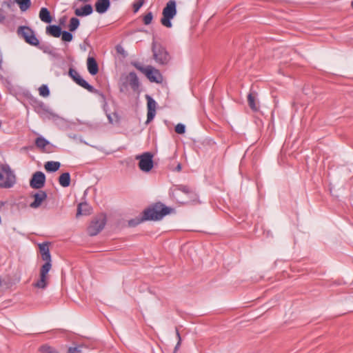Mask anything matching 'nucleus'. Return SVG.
<instances>
[{
  "label": "nucleus",
  "instance_id": "1",
  "mask_svg": "<svg viewBox=\"0 0 353 353\" xmlns=\"http://www.w3.org/2000/svg\"><path fill=\"white\" fill-rule=\"evenodd\" d=\"M171 209L161 203H157L152 208H148L143 211V216L141 219H131L128 221V225L134 227L143 221L161 220L164 216L168 214Z\"/></svg>",
  "mask_w": 353,
  "mask_h": 353
},
{
  "label": "nucleus",
  "instance_id": "2",
  "mask_svg": "<svg viewBox=\"0 0 353 353\" xmlns=\"http://www.w3.org/2000/svg\"><path fill=\"white\" fill-rule=\"evenodd\" d=\"M15 183V176L8 164L0 163V188H10Z\"/></svg>",
  "mask_w": 353,
  "mask_h": 353
},
{
  "label": "nucleus",
  "instance_id": "3",
  "mask_svg": "<svg viewBox=\"0 0 353 353\" xmlns=\"http://www.w3.org/2000/svg\"><path fill=\"white\" fill-rule=\"evenodd\" d=\"M176 13L177 10L176 1L169 0L163 9V17L161 19V24L167 28H171L172 26L171 20L176 16Z\"/></svg>",
  "mask_w": 353,
  "mask_h": 353
},
{
  "label": "nucleus",
  "instance_id": "4",
  "mask_svg": "<svg viewBox=\"0 0 353 353\" xmlns=\"http://www.w3.org/2000/svg\"><path fill=\"white\" fill-rule=\"evenodd\" d=\"M132 65L135 67L138 70L144 74L146 77L151 82L161 83L163 81V77L159 70L154 68L152 65H148L143 67L139 62H133Z\"/></svg>",
  "mask_w": 353,
  "mask_h": 353
},
{
  "label": "nucleus",
  "instance_id": "5",
  "mask_svg": "<svg viewBox=\"0 0 353 353\" xmlns=\"http://www.w3.org/2000/svg\"><path fill=\"white\" fill-rule=\"evenodd\" d=\"M69 75L77 85L83 88L91 93L99 94L102 99L103 101L105 102V97L104 94L99 90L95 89L92 85H90L85 79L81 77L77 70L72 68H70Z\"/></svg>",
  "mask_w": 353,
  "mask_h": 353
},
{
  "label": "nucleus",
  "instance_id": "6",
  "mask_svg": "<svg viewBox=\"0 0 353 353\" xmlns=\"http://www.w3.org/2000/svg\"><path fill=\"white\" fill-rule=\"evenodd\" d=\"M152 51L153 53V58L158 64L164 65L169 63L170 56L165 48L153 41Z\"/></svg>",
  "mask_w": 353,
  "mask_h": 353
},
{
  "label": "nucleus",
  "instance_id": "7",
  "mask_svg": "<svg viewBox=\"0 0 353 353\" xmlns=\"http://www.w3.org/2000/svg\"><path fill=\"white\" fill-rule=\"evenodd\" d=\"M17 34L29 45L39 46V40L36 37L34 30L30 27L26 26H19L17 29Z\"/></svg>",
  "mask_w": 353,
  "mask_h": 353
},
{
  "label": "nucleus",
  "instance_id": "8",
  "mask_svg": "<svg viewBox=\"0 0 353 353\" xmlns=\"http://www.w3.org/2000/svg\"><path fill=\"white\" fill-rule=\"evenodd\" d=\"M153 154L150 152H144L142 154L137 155L136 157V159H139V169L144 172H150L154 165L153 163Z\"/></svg>",
  "mask_w": 353,
  "mask_h": 353
},
{
  "label": "nucleus",
  "instance_id": "9",
  "mask_svg": "<svg viewBox=\"0 0 353 353\" xmlns=\"http://www.w3.org/2000/svg\"><path fill=\"white\" fill-rule=\"evenodd\" d=\"M105 218L104 216L94 219L88 228V234L91 236L98 234L105 227Z\"/></svg>",
  "mask_w": 353,
  "mask_h": 353
},
{
  "label": "nucleus",
  "instance_id": "10",
  "mask_svg": "<svg viewBox=\"0 0 353 353\" xmlns=\"http://www.w3.org/2000/svg\"><path fill=\"white\" fill-rule=\"evenodd\" d=\"M50 270L49 265H42L39 273V279L33 284L34 287L39 289H45L48 285V272Z\"/></svg>",
  "mask_w": 353,
  "mask_h": 353
},
{
  "label": "nucleus",
  "instance_id": "11",
  "mask_svg": "<svg viewBox=\"0 0 353 353\" xmlns=\"http://www.w3.org/2000/svg\"><path fill=\"white\" fill-rule=\"evenodd\" d=\"M46 175L41 171H37L32 174L30 181V185L34 189H41L45 185Z\"/></svg>",
  "mask_w": 353,
  "mask_h": 353
},
{
  "label": "nucleus",
  "instance_id": "12",
  "mask_svg": "<svg viewBox=\"0 0 353 353\" xmlns=\"http://www.w3.org/2000/svg\"><path fill=\"white\" fill-rule=\"evenodd\" d=\"M145 99H147L148 109L147 120L145 121V124H148L153 120L155 117L157 103L154 99L148 94L145 95Z\"/></svg>",
  "mask_w": 353,
  "mask_h": 353
},
{
  "label": "nucleus",
  "instance_id": "13",
  "mask_svg": "<svg viewBox=\"0 0 353 353\" xmlns=\"http://www.w3.org/2000/svg\"><path fill=\"white\" fill-rule=\"evenodd\" d=\"M33 197L34 200L30 204V207L36 209L39 208L41 203L47 199V194L45 191L40 190L39 192L34 194Z\"/></svg>",
  "mask_w": 353,
  "mask_h": 353
},
{
  "label": "nucleus",
  "instance_id": "14",
  "mask_svg": "<svg viewBox=\"0 0 353 353\" xmlns=\"http://www.w3.org/2000/svg\"><path fill=\"white\" fill-rule=\"evenodd\" d=\"M110 6V0H97L95 3V10L99 14L105 13Z\"/></svg>",
  "mask_w": 353,
  "mask_h": 353
},
{
  "label": "nucleus",
  "instance_id": "15",
  "mask_svg": "<svg viewBox=\"0 0 353 353\" xmlns=\"http://www.w3.org/2000/svg\"><path fill=\"white\" fill-rule=\"evenodd\" d=\"M87 68L91 75H95L99 72V66L96 59L92 57H88L87 59Z\"/></svg>",
  "mask_w": 353,
  "mask_h": 353
},
{
  "label": "nucleus",
  "instance_id": "16",
  "mask_svg": "<svg viewBox=\"0 0 353 353\" xmlns=\"http://www.w3.org/2000/svg\"><path fill=\"white\" fill-rule=\"evenodd\" d=\"M93 12L92 5L86 4L81 8H77L74 10V14L78 17H84L91 14Z\"/></svg>",
  "mask_w": 353,
  "mask_h": 353
},
{
  "label": "nucleus",
  "instance_id": "17",
  "mask_svg": "<svg viewBox=\"0 0 353 353\" xmlns=\"http://www.w3.org/2000/svg\"><path fill=\"white\" fill-rule=\"evenodd\" d=\"M130 86L133 90H137L139 87V79L134 72H130L127 77Z\"/></svg>",
  "mask_w": 353,
  "mask_h": 353
},
{
  "label": "nucleus",
  "instance_id": "18",
  "mask_svg": "<svg viewBox=\"0 0 353 353\" xmlns=\"http://www.w3.org/2000/svg\"><path fill=\"white\" fill-rule=\"evenodd\" d=\"M43 53L52 56L54 59L60 58V54L55 52L54 49L50 45L42 44L37 46Z\"/></svg>",
  "mask_w": 353,
  "mask_h": 353
},
{
  "label": "nucleus",
  "instance_id": "19",
  "mask_svg": "<svg viewBox=\"0 0 353 353\" xmlns=\"http://www.w3.org/2000/svg\"><path fill=\"white\" fill-rule=\"evenodd\" d=\"M62 33L61 28L57 25H50L46 27V34L54 37H59Z\"/></svg>",
  "mask_w": 353,
  "mask_h": 353
},
{
  "label": "nucleus",
  "instance_id": "20",
  "mask_svg": "<svg viewBox=\"0 0 353 353\" xmlns=\"http://www.w3.org/2000/svg\"><path fill=\"white\" fill-rule=\"evenodd\" d=\"M248 102L249 107L254 111L257 112L259 110V102L256 99V94L250 92L248 95Z\"/></svg>",
  "mask_w": 353,
  "mask_h": 353
},
{
  "label": "nucleus",
  "instance_id": "21",
  "mask_svg": "<svg viewBox=\"0 0 353 353\" xmlns=\"http://www.w3.org/2000/svg\"><path fill=\"white\" fill-rule=\"evenodd\" d=\"M43 112H41V117L43 119L57 120L59 117L57 114L53 112L51 110L46 108L43 104L41 105Z\"/></svg>",
  "mask_w": 353,
  "mask_h": 353
},
{
  "label": "nucleus",
  "instance_id": "22",
  "mask_svg": "<svg viewBox=\"0 0 353 353\" xmlns=\"http://www.w3.org/2000/svg\"><path fill=\"white\" fill-rule=\"evenodd\" d=\"M61 166V163L58 161H47L45 165L44 168L45 169L50 172H54L57 171Z\"/></svg>",
  "mask_w": 353,
  "mask_h": 353
},
{
  "label": "nucleus",
  "instance_id": "23",
  "mask_svg": "<svg viewBox=\"0 0 353 353\" xmlns=\"http://www.w3.org/2000/svg\"><path fill=\"white\" fill-rule=\"evenodd\" d=\"M39 18L45 23H50L52 21V17L48 8H42L39 11Z\"/></svg>",
  "mask_w": 353,
  "mask_h": 353
},
{
  "label": "nucleus",
  "instance_id": "24",
  "mask_svg": "<svg viewBox=\"0 0 353 353\" xmlns=\"http://www.w3.org/2000/svg\"><path fill=\"white\" fill-rule=\"evenodd\" d=\"M59 183L63 188H67L70 184V174L69 172H64L59 177Z\"/></svg>",
  "mask_w": 353,
  "mask_h": 353
},
{
  "label": "nucleus",
  "instance_id": "25",
  "mask_svg": "<svg viewBox=\"0 0 353 353\" xmlns=\"http://www.w3.org/2000/svg\"><path fill=\"white\" fill-rule=\"evenodd\" d=\"M89 206L86 203H81L78 205L77 215L88 214L90 213Z\"/></svg>",
  "mask_w": 353,
  "mask_h": 353
},
{
  "label": "nucleus",
  "instance_id": "26",
  "mask_svg": "<svg viewBox=\"0 0 353 353\" xmlns=\"http://www.w3.org/2000/svg\"><path fill=\"white\" fill-rule=\"evenodd\" d=\"M50 144V142L43 137H39L35 140V145L38 148L44 149Z\"/></svg>",
  "mask_w": 353,
  "mask_h": 353
},
{
  "label": "nucleus",
  "instance_id": "27",
  "mask_svg": "<svg viewBox=\"0 0 353 353\" xmlns=\"http://www.w3.org/2000/svg\"><path fill=\"white\" fill-rule=\"evenodd\" d=\"M19 5L20 10L23 12L26 11L31 6L30 0H15Z\"/></svg>",
  "mask_w": 353,
  "mask_h": 353
},
{
  "label": "nucleus",
  "instance_id": "28",
  "mask_svg": "<svg viewBox=\"0 0 353 353\" xmlns=\"http://www.w3.org/2000/svg\"><path fill=\"white\" fill-rule=\"evenodd\" d=\"M80 21L79 19L77 17H72L70 20V24H69V30L70 32L75 31L78 27L79 26Z\"/></svg>",
  "mask_w": 353,
  "mask_h": 353
},
{
  "label": "nucleus",
  "instance_id": "29",
  "mask_svg": "<svg viewBox=\"0 0 353 353\" xmlns=\"http://www.w3.org/2000/svg\"><path fill=\"white\" fill-rule=\"evenodd\" d=\"M41 258L45 261V263L43 265H46L48 264L49 265V269H51L52 261L50 252L41 254Z\"/></svg>",
  "mask_w": 353,
  "mask_h": 353
},
{
  "label": "nucleus",
  "instance_id": "30",
  "mask_svg": "<svg viewBox=\"0 0 353 353\" xmlns=\"http://www.w3.org/2000/svg\"><path fill=\"white\" fill-rule=\"evenodd\" d=\"M40 351L42 353H59V352L54 347L48 345H43L41 346Z\"/></svg>",
  "mask_w": 353,
  "mask_h": 353
},
{
  "label": "nucleus",
  "instance_id": "31",
  "mask_svg": "<svg viewBox=\"0 0 353 353\" xmlns=\"http://www.w3.org/2000/svg\"><path fill=\"white\" fill-rule=\"evenodd\" d=\"M176 190L188 195L193 193V190L188 185H179L177 186Z\"/></svg>",
  "mask_w": 353,
  "mask_h": 353
},
{
  "label": "nucleus",
  "instance_id": "32",
  "mask_svg": "<svg viewBox=\"0 0 353 353\" xmlns=\"http://www.w3.org/2000/svg\"><path fill=\"white\" fill-rule=\"evenodd\" d=\"M39 94L43 97H47L50 94V90L47 85H42L39 88Z\"/></svg>",
  "mask_w": 353,
  "mask_h": 353
},
{
  "label": "nucleus",
  "instance_id": "33",
  "mask_svg": "<svg viewBox=\"0 0 353 353\" xmlns=\"http://www.w3.org/2000/svg\"><path fill=\"white\" fill-rule=\"evenodd\" d=\"M61 39L63 41L70 42L73 39L72 34L71 32L65 31H65H62V33H61Z\"/></svg>",
  "mask_w": 353,
  "mask_h": 353
},
{
  "label": "nucleus",
  "instance_id": "34",
  "mask_svg": "<svg viewBox=\"0 0 353 353\" xmlns=\"http://www.w3.org/2000/svg\"><path fill=\"white\" fill-rule=\"evenodd\" d=\"M145 0H137L132 4L133 11L134 12H137L141 7L144 4Z\"/></svg>",
  "mask_w": 353,
  "mask_h": 353
},
{
  "label": "nucleus",
  "instance_id": "35",
  "mask_svg": "<svg viewBox=\"0 0 353 353\" xmlns=\"http://www.w3.org/2000/svg\"><path fill=\"white\" fill-rule=\"evenodd\" d=\"M153 19V14L152 12L147 13L143 17V23L145 25H149L151 23Z\"/></svg>",
  "mask_w": 353,
  "mask_h": 353
},
{
  "label": "nucleus",
  "instance_id": "36",
  "mask_svg": "<svg viewBox=\"0 0 353 353\" xmlns=\"http://www.w3.org/2000/svg\"><path fill=\"white\" fill-rule=\"evenodd\" d=\"M175 132L177 134H184L185 132V125H183L182 123H178L175 126Z\"/></svg>",
  "mask_w": 353,
  "mask_h": 353
},
{
  "label": "nucleus",
  "instance_id": "37",
  "mask_svg": "<svg viewBox=\"0 0 353 353\" xmlns=\"http://www.w3.org/2000/svg\"><path fill=\"white\" fill-rule=\"evenodd\" d=\"M39 248L41 254L45 252H50L48 243L47 242L39 244Z\"/></svg>",
  "mask_w": 353,
  "mask_h": 353
},
{
  "label": "nucleus",
  "instance_id": "38",
  "mask_svg": "<svg viewBox=\"0 0 353 353\" xmlns=\"http://www.w3.org/2000/svg\"><path fill=\"white\" fill-rule=\"evenodd\" d=\"M176 336L178 338V342L174 347V353L177 351V350L179 349L180 345H181V335H180V333L179 332V330L177 327H176Z\"/></svg>",
  "mask_w": 353,
  "mask_h": 353
},
{
  "label": "nucleus",
  "instance_id": "39",
  "mask_svg": "<svg viewBox=\"0 0 353 353\" xmlns=\"http://www.w3.org/2000/svg\"><path fill=\"white\" fill-rule=\"evenodd\" d=\"M81 349L79 346L70 347L68 350V353H80Z\"/></svg>",
  "mask_w": 353,
  "mask_h": 353
},
{
  "label": "nucleus",
  "instance_id": "40",
  "mask_svg": "<svg viewBox=\"0 0 353 353\" xmlns=\"http://www.w3.org/2000/svg\"><path fill=\"white\" fill-rule=\"evenodd\" d=\"M6 19V16L2 11L0 10V23H3Z\"/></svg>",
  "mask_w": 353,
  "mask_h": 353
},
{
  "label": "nucleus",
  "instance_id": "41",
  "mask_svg": "<svg viewBox=\"0 0 353 353\" xmlns=\"http://www.w3.org/2000/svg\"><path fill=\"white\" fill-rule=\"evenodd\" d=\"M117 51L118 53L122 54V53H123L124 50H123V48L122 47L117 46Z\"/></svg>",
  "mask_w": 353,
  "mask_h": 353
},
{
  "label": "nucleus",
  "instance_id": "42",
  "mask_svg": "<svg viewBox=\"0 0 353 353\" xmlns=\"http://www.w3.org/2000/svg\"><path fill=\"white\" fill-rule=\"evenodd\" d=\"M107 117H108V121H109V122L110 123H114L113 119H112V116L110 114H107Z\"/></svg>",
  "mask_w": 353,
  "mask_h": 353
},
{
  "label": "nucleus",
  "instance_id": "43",
  "mask_svg": "<svg viewBox=\"0 0 353 353\" xmlns=\"http://www.w3.org/2000/svg\"><path fill=\"white\" fill-rule=\"evenodd\" d=\"M176 170L179 172L181 170V165L180 163H179L176 168Z\"/></svg>",
  "mask_w": 353,
  "mask_h": 353
},
{
  "label": "nucleus",
  "instance_id": "44",
  "mask_svg": "<svg viewBox=\"0 0 353 353\" xmlns=\"http://www.w3.org/2000/svg\"><path fill=\"white\" fill-rule=\"evenodd\" d=\"M2 59L0 57V68H1Z\"/></svg>",
  "mask_w": 353,
  "mask_h": 353
},
{
  "label": "nucleus",
  "instance_id": "45",
  "mask_svg": "<svg viewBox=\"0 0 353 353\" xmlns=\"http://www.w3.org/2000/svg\"><path fill=\"white\" fill-rule=\"evenodd\" d=\"M351 6H352V8H353V1H352V3H351Z\"/></svg>",
  "mask_w": 353,
  "mask_h": 353
}]
</instances>
